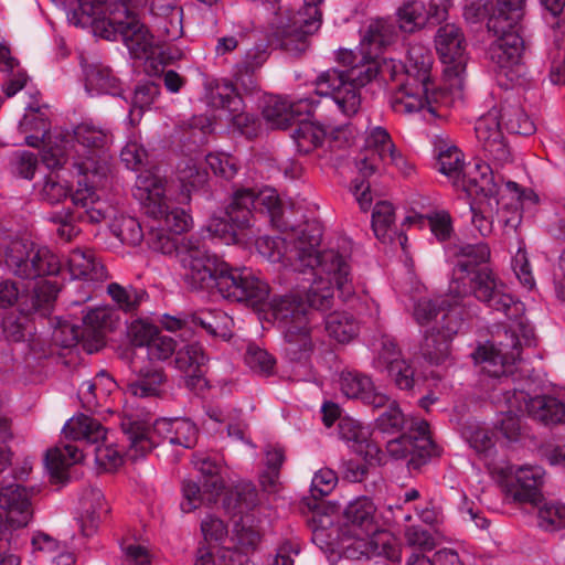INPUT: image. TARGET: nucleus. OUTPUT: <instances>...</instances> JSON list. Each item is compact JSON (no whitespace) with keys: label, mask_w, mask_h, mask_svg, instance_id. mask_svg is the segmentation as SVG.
Segmentation results:
<instances>
[{"label":"nucleus","mask_w":565,"mask_h":565,"mask_svg":"<svg viewBox=\"0 0 565 565\" xmlns=\"http://www.w3.org/2000/svg\"><path fill=\"white\" fill-rule=\"evenodd\" d=\"M286 230L284 206L275 189L241 188L233 192L226 218H211L200 236L248 249L255 247L269 263L300 276L292 292L271 301V315L284 333L287 354L291 360H302L313 349L312 310H329L335 287L344 298L352 294L350 267L333 249L318 250L322 237L318 223L306 222Z\"/></svg>","instance_id":"f257e3e1"},{"label":"nucleus","mask_w":565,"mask_h":565,"mask_svg":"<svg viewBox=\"0 0 565 565\" xmlns=\"http://www.w3.org/2000/svg\"><path fill=\"white\" fill-rule=\"evenodd\" d=\"M460 255L465 259H459L454 267L448 294L426 302V360L439 364L449 355L454 337L472 313L466 301L471 294L507 317L503 337H510V358L514 359L519 354L516 331L522 332L526 344L533 342V327L524 317L523 302L507 292L505 285L490 269L476 270V265L486 263L490 257L487 244L465 245Z\"/></svg>","instance_id":"f03ea898"},{"label":"nucleus","mask_w":565,"mask_h":565,"mask_svg":"<svg viewBox=\"0 0 565 565\" xmlns=\"http://www.w3.org/2000/svg\"><path fill=\"white\" fill-rule=\"evenodd\" d=\"M395 35L394 25L384 19L370 21L362 33L360 56L352 51L340 53L345 68H331L316 78V92L307 97L291 99L281 96H268L263 106V117L271 129H285L299 117L310 115L317 108L320 97H329L339 111L351 117L361 108V88L379 73L376 57L383 47L391 44Z\"/></svg>","instance_id":"7ed1b4c3"},{"label":"nucleus","mask_w":565,"mask_h":565,"mask_svg":"<svg viewBox=\"0 0 565 565\" xmlns=\"http://www.w3.org/2000/svg\"><path fill=\"white\" fill-rule=\"evenodd\" d=\"M431 143L433 168L447 177L455 188L475 196L469 202V215L481 236L491 234L494 214L505 226L515 227L521 222V211L539 203V195L533 190L513 181L503 182L486 161L476 160L463 171V153L448 135H433Z\"/></svg>","instance_id":"20e7f679"},{"label":"nucleus","mask_w":565,"mask_h":565,"mask_svg":"<svg viewBox=\"0 0 565 565\" xmlns=\"http://www.w3.org/2000/svg\"><path fill=\"white\" fill-rule=\"evenodd\" d=\"M499 341H488L478 347L473 353V359L480 365L481 372L490 377L499 380V387H494L490 394L491 401L498 406H504L507 409L500 411V417L497 420L495 429L507 444L519 439L521 431L520 415H529L546 425L561 423L565 418V404L558 398L550 395H540L532 397L523 388L513 386L514 371L518 370L516 363H521V350L523 347L536 344L535 334L533 342L526 344L523 341L522 332L516 331L518 343L515 348L518 355L510 358L512 343L510 337H503Z\"/></svg>","instance_id":"39448f33"},{"label":"nucleus","mask_w":565,"mask_h":565,"mask_svg":"<svg viewBox=\"0 0 565 565\" xmlns=\"http://www.w3.org/2000/svg\"><path fill=\"white\" fill-rule=\"evenodd\" d=\"M113 142L111 134L88 121L75 126L72 132L56 137L54 149L52 141L42 154V161L49 169H56L71 161L79 179L72 194V202L84 209L87 218L99 222L111 207L98 193L109 173L108 149Z\"/></svg>","instance_id":"423d86ee"},{"label":"nucleus","mask_w":565,"mask_h":565,"mask_svg":"<svg viewBox=\"0 0 565 565\" xmlns=\"http://www.w3.org/2000/svg\"><path fill=\"white\" fill-rule=\"evenodd\" d=\"M148 242L161 254L177 257L183 278L192 289L210 291L216 288L225 299L246 301L253 306L263 302L268 296V285L252 269L232 267L218 259L195 235L177 245L163 233L153 232Z\"/></svg>","instance_id":"0eeeda50"},{"label":"nucleus","mask_w":565,"mask_h":565,"mask_svg":"<svg viewBox=\"0 0 565 565\" xmlns=\"http://www.w3.org/2000/svg\"><path fill=\"white\" fill-rule=\"evenodd\" d=\"M376 507L367 497L352 500L345 508L341 529L333 526L331 514L316 511L312 515V541L321 550L338 551L347 558H382L387 563L401 562V545L388 531L380 530L375 522Z\"/></svg>","instance_id":"6e6552de"},{"label":"nucleus","mask_w":565,"mask_h":565,"mask_svg":"<svg viewBox=\"0 0 565 565\" xmlns=\"http://www.w3.org/2000/svg\"><path fill=\"white\" fill-rule=\"evenodd\" d=\"M4 263L11 274L28 282L20 289L10 279L0 281V306L10 307L18 302L24 313L47 311L57 297L58 288L41 278L62 271L60 257L46 246L14 239L6 247Z\"/></svg>","instance_id":"1a4fd4ad"},{"label":"nucleus","mask_w":565,"mask_h":565,"mask_svg":"<svg viewBox=\"0 0 565 565\" xmlns=\"http://www.w3.org/2000/svg\"><path fill=\"white\" fill-rule=\"evenodd\" d=\"M77 28H90L96 36L121 41L135 58H148L156 47L154 38L140 21L138 2H55Z\"/></svg>","instance_id":"9d476101"},{"label":"nucleus","mask_w":565,"mask_h":565,"mask_svg":"<svg viewBox=\"0 0 565 565\" xmlns=\"http://www.w3.org/2000/svg\"><path fill=\"white\" fill-rule=\"evenodd\" d=\"M435 46L444 65L443 87L436 88L426 74V114L444 118L446 114L441 108L462 98L468 62L467 44L460 28L446 23L436 33Z\"/></svg>","instance_id":"9b49d317"},{"label":"nucleus","mask_w":565,"mask_h":565,"mask_svg":"<svg viewBox=\"0 0 565 565\" xmlns=\"http://www.w3.org/2000/svg\"><path fill=\"white\" fill-rule=\"evenodd\" d=\"M121 429L127 438L126 457L131 460L143 458L161 443L182 448H192L198 440L196 425L186 418H159L152 424L125 415Z\"/></svg>","instance_id":"f8f14e48"},{"label":"nucleus","mask_w":565,"mask_h":565,"mask_svg":"<svg viewBox=\"0 0 565 565\" xmlns=\"http://www.w3.org/2000/svg\"><path fill=\"white\" fill-rule=\"evenodd\" d=\"M257 504V491L252 483H241L227 492L223 499V508L233 516L241 515L233 530V547L224 548L222 558L230 563L225 565H254L248 554L254 552L260 542V534L248 525L250 520L248 512Z\"/></svg>","instance_id":"ddd939ff"},{"label":"nucleus","mask_w":565,"mask_h":565,"mask_svg":"<svg viewBox=\"0 0 565 565\" xmlns=\"http://www.w3.org/2000/svg\"><path fill=\"white\" fill-rule=\"evenodd\" d=\"M379 162L396 167L407 174L412 170L404 157L396 150L390 134L381 126L367 128L364 141V152L356 159L359 174L365 179L379 169ZM352 192L361 210L366 211L372 204L370 184L365 180H355Z\"/></svg>","instance_id":"4468645a"},{"label":"nucleus","mask_w":565,"mask_h":565,"mask_svg":"<svg viewBox=\"0 0 565 565\" xmlns=\"http://www.w3.org/2000/svg\"><path fill=\"white\" fill-rule=\"evenodd\" d=\"M134 196L154 222L163 224L170 233L181 234L192 226L191 215L173 204L167 195L166 181L152 170L137 175Z\"/></svg>","instance_id":"2eb2a0df"},{"label":"nucleus","mask_w":565,"mask_h":565,"mask_svg":"<svg viewBox=\"0 0 565 565\" xmlns=\"http://www.w3.org/2000/svg\"><path fill=\"white\" fill-rule=\"evenodd\" d=\"M203 99L209 107L220 110V118H224L234 130L247 138L257 136L259 124L254 115L244 110L243 98L230 81L206 79Z\"/></svg>","instance_id":"dca6fc26"},{"label":"nucleus","mask_w":565,"mask_h":565,"mask_svg":"<svg viewBox=\"0 0 565 565\" xmlns=\"http://www.w3.org/2000/svg\"><path fill=\"white\" fill-rule=\"evenodd\" d=\"M318 4L319 2H298L297 8L287 10L277 18L275 35L286 50H294L292 43H297L295 50H303L306 38L320 29L322 13Z\"/></svg>","instance_id":"f3484780"},{"label":"nucleus","mask_w":565,"mask_h":565,"mask_svg":"<svg viewBox=\"0 0 565 565\" xmlns=\"http://www.w3.org/2000/svg\"><path fill=\"white\" fill-rule=\"evenodd\" d=\"M107 310L94 308L87 311L82 318V324L62 319L53 331V340L63 348H72L78 343L93 353L104 343V326L106 323Z\"/></svg>","instance_id":"a211bd4d"},{"label":"nucleus","mask_w":565,"mask_h":565,"mask_svg":"<svg viewBox=\"0 0 565 565\" xmlns=\"http://www.w3.org/2000/svg\"><path fill=\"white\" fill-rule=\"evenodd\" d=\"M65 269L72 279L66 290H78L76 299L71 301L72 306H79L88 301L92 298L95 284L107 279L104 265L96 258L95 253L88 248H74L67 256Z\"/></svg>","instance_id":"6ab92c4d"},{"label":"nucleus","mask_w":565,"mask_h":565,"mask_svg":"<svg viewBox=\"0 0 565 565\" xmlns=\"http://www.w3.org/2000/svg\"><path fill=\"white\" fill-rule=\"evenodd\" d=\"M505 493L514 502L539 505L542 502V488L545 470L541 466H508L502 471Z\"/></svg>","instance_id":"aec40b11"},{"label":"nucleus","mask_w":565,"mask_h":565,"mask_svg":"<svg viewBox=\"0 0 565 565\" xmlns=\"http://www.w3.org/2000/svg\"><path fill=\"white\" fill-rule=\"evenodd\" d=\"M523 51L524 42L519 32L495 36L489 47V56L497 67L498 76L505 77L511 85L521 84L525 75Z\"/></svg>","instance_id":"412c9836"},{"label":"nucleus","mask_w":565,"mask_h":565,"mask_svg":"<svg viewBox=\"0 0 565 565\" xmlns=\"http://www.w3.org/2000/svg\"><path fill=\"white\" fill-rule=\"evenodd\" d=\"M500 110L495 107L481 115L475 125L476 138L484 156L498 166L511 160V151L502 134Z\"/></svg>","instance_id":"4be33fe9"},{"label":"nucleus","mask_w":565,"mask_h":565,"mask_svg":"<svg viewBox=\"0 0 565 565\" xmlns=\"http://www.w3.org/2000/svg\"><path fill=\"white\" fill-rule=\"evenodd\" d=\"M373 366L379 371H386L401 390L414 387V369L404 359L393 339L382 337L376 355L373 359Z\"/></svg>","instance_id":"5701e85b"},{"label":"nucleus","mask_w":565,"mask_h":565,"mask_svg":"<svg viewBox=\"0 0 565 565\" xmlns=\"http://www.w3.org/2000/svg\"><path fill=\"white\" fill-rule=\"evenodd\" d=\"M105 202L111 207L113 212H110L106 217H103L99 222L109 221L110 231L122 243L136 246V245H139L142 242V239L145 238L149 248L157 252V249L152 248L148 242L149 237L151 236V234L153 232L163 233L164 235L170 237L177 245H181L183 242H186V239H188V238H182L179 241L175 237L169 235L167 233V231L169 232V230L163 224L160 225L159 222H156L157 224H152L150 226V231L145 236L139 222L135 217L126 216V215L117 216L116 209L111 204H109L107 201H105ZM158 253H161V252L158 250Z\"/></svg>","instance_id":"b1692460"},{"label":"nucleus","mask_w":565,"mask_h":565,"mask_svg":"<svg viewBox=\"0 0 565 565\" xmlns=\"http://www.w3.org/2000/svg\"><path fill=\"white\" fill-rule=\"evenodd\" d=\"M206 361L207 358L199 343H190L175 350V369L190 390L202 391L206 387L207 382L204 376Z\"/></svg>","instance_id":"393cba45"},{"label":"nucleus","mask_w":565,"mask_h":565,"mask_svg":"<svg viewBox=\"0 0 565 565\" xmlns=\"http://www.w3.org/2000/svg\"><path fill=\"white\" fill-rule=\"evenodd\" d=\"M31 491L18 483L0 490V508L6 521L13 527L26 526L32 519Z\"/></svg>","instance_id":"a878e982"},{"label":"nucleus","mask_w":565,"mask_h":565,"mask_svg":"<svg viewBox=\"0 0 565 565\" xmlns=\"http://www.w3.org/2000/svg\"><path fill=\"white\" fill-rule=\"evenodd\" d=\"M49 117L47 108L41 107L33 103L25 107V114L19 122L21 132L26 134L25 143L30 147L38 148L41 143L44 145L42 153L46 150L49 142L52 141L54 149L56 137H61V132L53 136L49 132Z\"/></svg>","instance_id":"bb28decb"},{"label":"nucleus","mask_w":565,"mask_h":565,"mask_svg":"<svg viewBox=\"0 0 565 565\" xmlns=\"http://www.w3.org/2000/svg\"><path fill=\"white\" fill-rule=\"evenodd\" d=\"M81 65L84 75V87L89 96H119L121 94V82L109 67L102 63H87L84 60H82Z\"/></svg>","instance_id":"cd10ccee"},{"label":"nucleus","mask_w":565,"mask_h":565,"mask_svg":"<svg viewBox=\"0 0 565 565\" xmlns=\"http://www.w3.org/2000/svg\"><path fill=\"white\" fill-rule=\"evenodd\" d=\"M340 390L348 398H358L374 407H383L388 402L384 394L375 391L370 376L359 372L347 371L340 376Z\"/></svg>","instance_id":"c85d7f7f"},{"label":"nucleus","mask_w":565,"mask_h":565,"mask_svg":"<svg viewBox=\"0 0 565 565\" xmlns=\"http://www.w3.org/2000/svg\"><path fill=\"white\" fill-rule=\"evenodd\" d=\"M523 13V2H494L487 20L488 30L494 36L519 32Z\"/></svg>","instance_id":"c756f323"},{"label":"nucleus","mask_w":565,"mask_h":565,"mask_svg":"<svg viewBox=\"0 0 565 565\" xmlns=\"http://www.w3.org/2000/svg\"><path fill=\"white\" fill-rule=\"evenodd\" d=\"M108 512V505L100 489L89 487L79 498L78 522L83 535L89 536L96 530L100 519Z\"/></svg>","instance_id":"7c9ffc66"},{"label":"nucleus","mask_w":565,"mask_h":565,"mask_svg":"<svg viewBox=\"0 0 565 565\" xmlns=\"http://www.w3.org/2000/svg\"><path fill=\"white\" fill-rule=\"evenodd\" d=\"M392 109L402 115H414L424 108V77L418 71L415 78L407 82L395 92L390 99Z\"/></svg>","instance_id":"2f4dec72"},{"label":"nucleus","mask_w":565,"mask_h":565,"mask_svg":"<svg viewBox=\"0 0 565 565\" xmlns=\"http://www.w3.org/2000/svg\"><path fill=\"white\" fill-rule=\"evenodd\" d=\"M339 436L353 451L365 459H373L379 452L376 445L370 440L371 431L369 427L362 426L351 417L340 418Z\"/></svg>","instance_id":"473e14b6"},{"label":"nucleus","mask_w":565,"mask_h":565,"mask_svg":"<svg viewBox=\"0 0 565 565\" xmlns=\"http://www.w3.org/2000/svg\"><path fill=\"white\" fill-rule=\"evenodd\" d=\"M83 451L72 444L55 446L45 452L44 465L53 482H63L67 479L70 467L81 462Z\"/></svg>","instance_id":"72a5a7b5"},{"label":"nucleus","mask_w":565,"mask_h":565,"mask_svg":"<svg viewBox=\"0 0 565 565\" xmlns=\"http://www.w3.org/2000/svg\"><path fill=\"white\" fill-rule=\"evenodd\" d=\"M386 450L395 459H404L411 456L409 462L414 458L424 456V420L413 422L411 430L396 439L387 441Z\"/></svg>","instance_id":"f704fd0d"},{"label":"nucleus","mask_w":565,"mask_h":565,"mask_svg":"<svg viewBox=\"0 0 565 565\" xmlns=\"http://www.w3.org/2000/svg\"><path fill=\"white\" fill-rule=\"evenodd\" d=\"M149 13L153 25L168 39H178L182 34L183 10L173 2H150Z\"/></svg>","instance_id":"c9c22d12"},{"label":"nucleus","mask_w":565,"mask_h":565,"mask_svg":"<svg viewBox=\"0 0 565 565\" xmlns=\"http://www.w3.org/2000/svg\"><path fill=\"white\" fill-rule=\"evenodd\" d=\"M62 433L66 439L85 441L89 445L98 444L106 438V429L102 424L97 419L84 414L70 418L64 424Z\"/></svg>","instance_id":"e433bc0d"},{"label":"nucleus","mask_w":565,"mask_h":565,"mask_svg":"<svg viewBox=\"0 0 565 565\" xmlns=\"http://www.w3.org/2000/svg\"><path fill=\"white\" fill-rule=\"evenodd\" d=\"M405 539L409 554L405 565H424V513L416 510L414 514L405 513Z\"/></svg>","instance_id":"4c0bfd02"},{"label":"nucleus","mask_w":565,"mask_h":565,"mask_svg":"<svg viewBox=\"0 0 565 565\" xmlns=\"http://www.w3.org/2000/svg\"><path fill=\"white\" fill-rule=\"evenodd\" d=\"M202 158V154H195L179 164L178 178L181 183V192L178 202L181 204L189 203L191 192L202 186L206 181V172L200 167Z\"/></svg>","instance_id":"58836bf2"},{"label":"nucleus","mask_w":565,"mask_h":565,"mask_svg":"<svg viewBox=\"0 0 565 565\" xmlns=\"http://www.w3.org/2000/svg\"><path fill=\"white\" fill-rule=\"evenodd\" d=\"M182 500L180 508L183 513H190L202 505H210L217 502L221 492L205 487L204 483H199L192 479H186L182 482Z\"/></svg>","instance_id":"ea45409f"},{"label":"nucleus","mask_w":565,"mask_h":565,"mask_svg":"<svg viewBox=\"0 0 565 565\" xmlns=\"http://www.w3.org/2000/svg\"><path fill=\"white\" fill-rule=\"evenodd\" d=\"M324 329L334 341L349 343L359 334L360 326L350 312L333 311L324 317Z\"/></svg>","instance_id":"a19ab883"},{"label":"nucleus","mask_w":565,"mask_h":565,"mask_svg":"<svg viewBox=\"0 0 565 565\" xmlns=\"http://www.w3.org/2000/svg\"><path fill=\"white\" fill-rule=\"evenodd\" d=\"M296 122L298 126L292 134V139L299 152L309 153L322 146L328 132L320 124L300 117Z\"/></svg>","instance_id":"79ce46f5"},{"label":"nucleus","mask_w":565,"mask_h":565,"mask_svg":"<svg viewBox=\"0 0 565 565\" xmlns=\"http://www.w3.org/2000/svg\"><path fill=\"white\" fill-rule=\"evenodd\" d=\"M499 110L501 120L509 132L530 136L535 131L534 121L519 104L505 103Z\"/></svg>","instance_id":"37998d69"},{"label":"nucleus","mask_w":565,"mask_h":565,"mask_svg":"<svg viewBox=\"0 0 565 565\" xmlns=\"http://www.w3.org/2000/svg\"><path fill=\"white\" fill-rule=\"evenodd\" d=\"M193 465L200 475L199 482L223 493L225 487L222 477V466L216 459L205 454H195L193 456Z\"/></svg>","instance_id":"c03bdc74"},{"label":"nucleus","mask_w":565,"mask_h":565,"mask_svg":"<svg viewBox=\"0 0 565 565\" xmlns=\"http://www.w3.org/2000/svg\"><path fill=\"white\" fill-rule=\"evenodd\" d=\"M441 540L443 535L437 529L433 533L426 530V562L429 565H462L455 550L440 546Z\"/></svg>","instance_id":"a18cd8bd"},{"label":"nucleus","mask_w":565,"mask_h":565,"mask_svg":"<svg viewBox=\"0 0 565 565\" xmlns=\"http://www.w3.org/2000/svg\"><path fill=\"white\" fill-rule=\"evenodd\" d=\"M394 207L388 202H377L372 213V227L383 243H391L396 235Z\"/></svg>","instance_id":"49530a36"},{"label":"nucleus","mask_w":565,"mask_h":565,"mask_svg":"<svg viewBox=\"0 0 565 565\" xmlns=\"http://www.w3.org/2000/svg\"><path fill=\"white\" fill-rule=\"evenodd\" d=\"M462 435L470 447L483 458L487 459L494 454L495 441L499 440V437L488 428L479 424H469L463 428Z\"/></svg>","instance_id":"de8ad7c7"},{"label":"nucleus","mask_w":565,"mask_h":565,"mask_svg":"<svg viewBox=\"0 0 565 565\" xmlns=\"http://www.w3.org/2000/svg\"><path fill=\"white\" fill-rule=\"evenodd\" d=\"M194 322L210 334L227 338L231 333L233 319L221 310H207L198 313L194 317Z\"/></svg>","instance_id":"09e8293b"},{"label":"nucleus","mask_w":565,"mask_h":565,"mask_svg":"<svg viewBox=\"0 0 565 565\" xmlns=\"http://www.w3.org/2000/svg\"><path fill=\"white\" fill-rule=\"evenodd\" d=\"M163 381L164 376L160 370L141 371L140 376L128 384L127 391L136 397L157 396L160 393Z\"/></svg>","instance_id":"8fccbe9b"},{"label":"nucleus","mask_w":565,"mask_h":565,"mask_svg":"<svg viewBox=\"0 0 565 565\" xmlns=\"http://www.w3.org/2000/svg\"><path fill=\"white\" fill-rule=\"evenodd\" d=\"M159 95V86L152 82L139 84L134 93L129 120L131 124L139 121L142 113L149 109Z\"/></svg>","instance_id":"3c124183"},{"label":"nucleus","mask_w":565,"mask_h":565,"mask_svg":"<svg viewBox=\"0 0 565 565\" xmlns=\"http://www.w3.org/2000/svg\"><path fill=\"white\" fill-rule=\"evenodd\" d=\"M15 67H18V62L10 55L9 49L0 44V71L12 73V77L4 86L7 97L14 96L25 86L28 81L26 74L20 68L14 73Z\"/></svg>","instance_id":"603ef678"},{"label":"nucleus","mask_w":565,"mask_h":565,"mask_svg":"<svg viewBox=\"0 0 565 565\" xmlns=\"http://www.w3.org/2000/svg\"><path fill=\"white\" fill-rule=\"evenodd\" d=\"M75 207L76 215L70 210L63 209L62 211L53 212L50 216V220L57 225L58 236L65 241H71L79 233V228L75 224L76 218L94 223L87 218L83 207L76 205Z\"/></svg>","instance_id":"864d4df0"},{"label":"nucleus","mask_w":565,"mask_h":565,"mask_svg":"<svg viewBox=\"0 0 565 565\" xmlns=\"http://www.w3.org/2000/svg\"><path fill=\"white\" fill-rule=\"evenodd\" d=\"M539 526L544 531H556L565 526V504L561 502H544L539 505Z\"/></svg>","instance_id":"5fc2aeb1"},{"label":"nucleus","mask_w":565,"mask_h":565,"mask_svg":"<svg viewBox=\"0 0 565 565\" xmlns=\"http://www.w3.org/2000/svg\"><path fill=\"white\" fill-rule=\"evenodd\" d=\"M412 420L415 423L418 418H406L398 405L390 404L388 408L383 412L376 419L377 427L384 433H396L404 425L411 430Z\"/></svg>","instance_id":"6e6d98bb"},{"label":"nucleus","mask_w":565,"mask_h":565,"mask_svg":"<svg viewBox=\"0 0 565 565\" xmlns=\"http://www.w3.org/2000/svg\"><path fill=\"white\" fill-rule=\"evenodd\" d=\"M511 266L520 284L526 290H532L535 287V278L533 276L532 267L529 263L524 244L522 242L520 243L516 253L512 257Z\"/></svg>","instance_id":"4d7b16f0"},{"label":"nucleus","mask_w":565,"mask_h":565,"mask_svg":"<svg viewBox=\"0 0 565 565\" xmlns=\"http://www.w3.org/2000/svg\"><path fill=\"white\" fill-rule=\"evenodd\" d=\"M94 458L96 466L103 471H114L121 466L124 457L114 445L95 444Z\"/></svg>","instance_id":"13d9d810"},{"label":"nucleus","mask_w":565,"mask_h":565,"mask_svg":"<svg viewBox=\"0 0 565 565\" xmlns=\"http://www.w3.org/2000/svg\"><path fill=\"white\" fill-rule=\"evenodd\" d=\"M431 234L439 241L445 242L454 233L452 220L446 210H434L426 213Z\"/></svg>","instance_id":"bf43d9fd"},{"label":"nucleus","mask_w":565,"mask_h":565,"mask_svg":"<svg viewBox=\"0 0 565 565\" xmlns=\"http://www.w3.org/2000/svg\"><path fill=\"white\" fill-rule=\"evenodd\" d=\"M205 163L214 172L224 179H233L237 173V162L234 157L225 152H213L204 156Z\"/></svg>","instance_id":"052dcab7"},{"label":"nucleus","mask_w":565,"mask_h":565,"mask_svg":"<svg viewBox=\"0 0 565 565\" xmlns=\"http://www.w3.org/2000/svg\"><path fill=\"white\" fill-rule=\"evenodd\" d=\"M39 195L50 204H55L68 194V186L58 180L57 175H47L42 183L36 184Z\"/></svg>","instance_id":"680f3d73"},{"label":"nucleus","mask_w":565,"mask_h":565,"mask_svg":"<svg viewBox=\"0 0 565 565\" xmlns=\"http://www.w3.org/2000/svg\"><path fill=\"white\" fill-rule=\"evenodd\" d=\"M124 562L127 565H150L154 553L141 542H125L121 544Z\"/></svg>","instance_id":"e2e57ef3"},{"label":"nucleus","mask_w":565,"mask_h":565,"mask_svg":"<svg viewBox=\"0 0 565 565\" xmlns=\"http://www.w3.org/2000/svg\"><path fill=\"white\" fill-rule=\"evenodd\" d=\"M108 294L117 305L125 311H131L142 301L145 292L134 288H124L118 284L108 286Z\"/></svg>","instance_id":"0e129e2a"},{"label":"nucleus","mask_w":565,"mask_h":565,"mask_svg":"<svg viewBox=\"0 0 565 565\" xmlns=\"http://www.w3.org/2000/svg\"><path fill=\"white\" fill-rule=\"evenodd\" d=\"M158 333L156 326L142 319L134 320L128 327V337L137 348H147Z\"/></svg>","instance_id":"69168bd1"},{"label":"nucleus","mask_w":565,"mask_h":565,"mask_svg":"<svg viewBox=\"0 0 565 565\" xmlns=\"http://www.w3.org/2000/svg\"><path fill=\"white\" fill-rule=\"evenodd\" d=\"M148 153L137 137H131L120 152L121 162L130 170L136 171L143 166Z\"/></svg>","instance_id":"338daca9"},{"label":"nucleus","mask_w":565,"mask_h":565,"mask_svg":"<svg viewBox=\"0 0 565 565\" xmlns=\"http://www.w3.org/2000/svg\"><path fill=\"white\" fill-rule=\"evenodd\" d=\"M545 24L559 34L565 33V2H540Z\"/></svg>","instance_id":"774afa93"}]
</instances>
